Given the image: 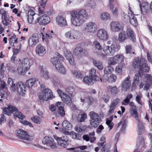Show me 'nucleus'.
Listing matches in <instances>:
<instances>
[{
    "mask_svg": "<svg viewBox=\"0 0 152 152\" xmlns=\"http://www.w3.org/2000/svg\"><path fill=\"white\" fill-rule=\"evenodd\" d=\"M117 79V77L116 75L114 74H111L107 76L106 74L104 75L102 78H100L101 81L102 79L105 82L107 81L108 82L113 83L115 82Z\"/></svg>",
    "mask_w": 152,
    "mask_h": 152,
    "instance_id": "obj_16",
    "label": "nucleus"
},
{
    "mask_svg": "<svg viewBox=\"0 0 152 152\" xmlns=\"http://www.w3.org/2000/svg\"><path fill=\"white\" fill-rule=\"evenodd\" d=\"M94 47L99 50L98 51H101L103 48L102 45L99 41L97 40H94L93 42Z\"/></svg>",
    "mask_w": 152,
    "mask_h": 152,
    "instance_id": "obj_40",
    "label": "nucleus"
},
{
    "mask_svg": "<svg viewBox=\"0 0 152 152\" xmlns=\"http://www.w3.org/2000/svg\"><path fill=\"white\" fill-rule=\"evenodd\" d=\"M130 77L128 76L122 82L121 84V90L122 91H126L129 89L131 87Z\"/></svg>",
    "mask_w": 152,
    "mask_h": 152,
    "instance_id": "obj_14",
    "label": "nucleus"
},
{
    "mask_svg": "<svg viewBox=\"0 0 152 152\" xmlns=\"http://www.w3.org/2000/svg\"><path fill=\"white\" fill-rule=\"evenodd\" d=\"M126 38V35L124 32L121 31L119 33L118 37V39L119 41L121 42H123Z\"/></svg>",
    "mask_w": 152,
    "mask_h": 152,
    "instance_id": "obj_54",
    "label": "nucleus"
},
{
    "mask_svg": "<svg viewBox=\"0 0 152 152\" xmlns=\"http://www.w3.org/2000/svg\"><path fill=\"white\" fill-rule=\"evenodd\" d=\"M45 48L41 44L38 45L36 48V51L37 54L42 56L45 53Z\"/></svg>",
    "mask_w": 152,
    "mask_h": 152,
    "instance_id": "obj_30",
    "label": "nucleus"
},
{
    "mask_svg": "<svg viewBox=\"0 0 152 152\" xmlns=\"http://www.w3.org/2000/svg\"><path fill=\"white\" fill-rule=\"evenodd\" d=\"M130 110L132 116L134 117L137 121L139 120H138V115L136 108L133 109V108L130 109Z\"/></svg>",
    "mask_w": 152,
    "mask_h": 152,
    "instance_id": "obj_49",
    "label": "nucleus"
},
{
    "mask_svg": "<svg viewBox=\"0 0 152 152\" xmlns=\"http://www.w3.org/2000/svg\"><path fill=\"white\" fill-rule=\"evenodd\" d=\"M89 115L91 119L90 121L91 125L92 127L96 128L101 121V117L99 114L94 111L90 112Z\"/></svg>",
    "mask_w": 152,
    "mask_h": 152,
    "instance_id": "obj_6",
    "label": "nucleus"
},
{
    "mask_svg": "<svg viewBox=\"0 0 152 152\" xmlns=\"http://www.w3.org/2000/svg\"><path fill=\"white\" fill-rule=\"evenodd\" d=\"M53 33V31L52 30L48 31L45 34V37L50 39H51L52 38V35Z\"/></svg>",
    "mask_w": 152,
    "mask_h": 152,
    "instance_id": "obj_58",
    "label": "nucleus"
},
{
    "mask_svg": "<svg viewBox=\"0 0 152 152\" xmlns=\"http://www.w3.org/2000/svg\"><path fill=\"white\" fill-rule=\"evenodd\" d=\"M33 64V60L29 58H25L20 61L17 70L20 75L24 74L30 69Z\"/></svg>",
    "mask_w": 152,
    "mask_h": 152,
    "instance_id": "obj_3",
    "label": "nucleus"
},
{
    "mask_svg": "<svg viewBox=\"0 0 152 152\" xmlns=\"http://www.w3.org/2000/svg\"><path fill=\"white\" fill-rule=\"evenodd\" d=\"M39 41L38 37L35 34H33L29 38L28 40V45L29 47L35 46Z\"/></svg>",
    "mask_w": 152,
    "mask_h": 152,
    "instance_id": "obj_18",
    "label": "nucleus"
},
{
    "mask_svg": "<svg viewBox=\"0 0 152 152\" xmlns=\"http://www.w3.org/2000/svg\"><path fill=\"white\" fill-rule=\"evenodd\" d=\"M83 29L86 32L94 34L97 30V26L95 23L90 22L85 24Z\"/></svg>",
    "mask_w": 152,
    "mask_h": 152,
    "instance_id": "obj_8",
    "label": "nucleus"
},
{
    "mask_svg": "<svg viewBox=\"0 0 152 152\" xmlns=\"http://www.w3.org/2000/svg\"><path fill=\"white\" fill-rule=\"evenodd\" d=\"M56 21L57 24L61 27H64L67 25L66 19L61 15H58L57 17Z\"/></svg>",
    "mask_w": 152,
    "mask_h": 152,
    "instance_id": "obj_20",
    "label": "nucleus"
},
{
    "mask_svg": "<svg viewBox=\"0 0 152 152\" xmlns=\"http://www.w3.org/2000/svg\"><path fill=\"white\" fill-rule=\"evenodd\" d=\"M110 26L111 30L113 31H117L121 30L123 28L120 23L115 22L112 23Z\"/></svg>",
    "mask_w": 152,
    "mask_h": 152,
    "instance_id": "obj_23",
    "label": "nucleus"
},
{
    "mask_svg": "<svg viewBox=\"0 0 152 152\" xmlns=\"http://www.w3.org/2000/svg\"><path fill=\"white\" fill-rule=\"evenodd\" d=\"M108 64L110 66V65H115L116 63L115 61L114 56L113 57L110 58L108 61Z\"/></svg>",
    "mask_w": 152,
    "mask_h": 152,
    "instance_id": "obj_59",
    "label": "nucleus"
},
{
    "mask_svg": "<svg viewBox=\"0 0 152 152\" xmlns=\"http://www.w3.org/2000/svg\"><path fill=\"white\" fill-rule=\"evenodd\" d=\"M57 91L62 100L66 104H70L71 99L69 95L64 93H62L61 91L59 89Z\"/></svg>",
    "mask_w": 152,
    "mask_h": 152,
    "instance_id": "obj_15",
    "label": "nucleus"
},
{
    "mask_svg": "<svg viewBox=\"0 0 152 152\" xmlns=\"http://www.w3.org/2000/svg\"><path fill=\"white\" fill-rule=\"evenodd\" d=\"M66 91L70 95L72 96L74 95L75 93V89L73 88L72 87H68L66 89Z\"/></svg>",
    "mask_w": 152,
    "mask_h": 152,
    "instance_id": "obj_55",
    "label": "nucleus"
},
{
    "mask_svg": "<svg viewBox=\"0 0 152 152\" xmlns=\"http://www.w3.org/2000/svg\"><path fill=\"white\" fill-rule=\"evenodd\" d=\"M72 73L73 77L77 79H81L83 76L81 73L77 71V70H72Z\"/></svg>",
    "mask_w": 152,
    "mask_h": 152,
    "instance_id": "obj_36",
    "label": "nucleus"
},
{
    "mask_svg": "<svg viewBox=\"0 0 152 152\" xmlns=\"http://www.w3.org/2000/svg\"><path fill=\"white\" fill-rule=\"evenodd\" d=\"M40 75L45 80L48 79L49 78L48 72L46 69L43 68L42 66H40Z\"/></svg>",
    "mask_w": 152,
    "mask_h": 152,
    "instance_id": "obj_29",
    "label": "nucleus"
},
{
    "mask_svg": "<svg viewBox=\"0 0 152 152\" xmlns=\"http://www.w3.org/2000/svg\"><path fill=\"white\" fill-rule=\"evenodd\" d=\"M137 145L141 147H143L145 145L144 139L141 136L139 137L137 139Z\"/></svg>",
    "mask_w": 152,
    "mask_h": 152,
    "instance_id": "obj_43",
    "label": "nucleus"
},
{
    "mask_svg": "<svg viewBox=\"0 0 152 152\" xmlns=\"http://www.w3.org/2000/svg\"><path fill=\"white\" fill-rule=\"evenodd\" d=\"M140 7L142 12L147 13L149 11L150 4L147 2H144L140 4Z\"/></svg>",
    "mask_w": 152,
    "mask_h": 152,
    "instance_id": "obj_25",
    "label": "nucleus"
},
{
    "mask_svg": "<svg viewBox=\"0 0 152 152\" xmlns=\"http://www.w3.org/2000/svg\"><path fill=\"white\" fill-rule=\"evenodd\" d=\"M114 59L116 63L118 62H122L124 60V56L121 54H117L114 56Z\"/></svg>",
    "mask_w": 152,
    "mask_h": 152,
    "instance_id": "obj_47",
    "label": "nucleus"
},
{
    "mask_svg": "<svg viewBox=\"0 0 152 152\" xmlns=\"http://www.w3.org/2000/svg\"><path fill=\"white\" fill-rule=\"evenodd\" d=\"M83 82L85 83L88 85H92L94 84V80L93 78L89 76L85 77L83 79Z\"/></svg>",
    "mask_w": 152,
    "mask_h": 152,
    "instance_id": "obj_35",
    "label": "nucleus"
},
{
    "mask_svg": "<svg viewBox=\"0 0 152 152\" xmlns=\"http://www.w3.org/2000/svg\"><path fill=\"white\" fill-rule=\"evenodd\" d=\"M75 13L78 14L80 17L85 18H87L88 17V15L86 10L84 9H82L77 11L76 10L72 11Z\"/></svg>",
    "mask_w": 152,
    "mask_h": 152,
    "instance_id": "obj_31",
    "label": "nucleus"
},
{
    "mask_svg": "<svg viewBox=\"0 0 152 152\" xmlns=\"http://www.w3.org/2000/svg\"><path fill=\"white\" fill-rule=\"evenodd\" d=\"M62 125L63 127L66 130H70L72 128L71 124L67 121H63Z\"/></svg>",
    "mask_w": 152,
    "mask_h": 152,
    "instance_id": "obj_39",
    "label": "nucleus"
},
{
    "mask_svg": "<svg viewBox=\"0 0 152 152\" xmlns=\"http://www.w3.org/2000/svg\"><path fill=\"white\" fill-rule=\"evenodd\" d=\"M65 37L67 38L72 40L77 39L80 36V33L77 30H71L65 34Z\"/></svg>",
    "mask_w": 152,
    "mask_h": 152,
    "instance_id": "obj_10",
    "label": "nucleus"
},
{
    "mask_svg": "<svg viewBox=\"0 0 152 152\" xmlns=\"http://www.w3.org/2000/svg\"><path fill=\"white\" fill-rule=\"evenodd\" d=\"M133 65L135 68H138L139 69L138 73L135 74L134 76L133 86L136 84H138L139 81V77L143 75L144 72H148L149 68L146 63V61L143 58L135 60L133 63Z\"/></svg>",
    "mask_w": 152,
    "mask_h": 152,
    "instance_id": "obj_1",
    "label": "nucleus"
},
{
    "mask_svg": "<svg viewBox=\"0 0 152 152\" xmlns=\"http://www.w3.org/2000/svg\"><path fill=\"white\" fill-rule=\"evenodd\" d=\"M54 142L53 139L51 137L45 136L42 140V142L44 144L50 145L53 144Z\"/></svg>",
    "mask_w": 152,
    "mask_h": 152,
    "instance_id": "obj_33",
    "label": "nucleus"
},
{
    "mask_svg": "<svg viewBox=\"0 0 152 152\" xmlns=\"http://www.w3.org/2000/svg\"><path fill=\"white\" fill-rule=\"evenodd\" d=\"M31 119L35 123L40 124V118L38 116H34V117L31 118Z\"/></svg>",
    "mask_w": 152,
    "mask_h": 152,
    "instance_id": "obj_56",
    "label": "nucleus"
},
{
    "mask_svg": "<svg viewBox=\"0 0 152 152\" xmlns=\"http://www.w3.org/2000/svg\"><path fill=\"white\" fill-rule=\"evenodd\" d=\"M64 58L59 53H58L57 57H54L51 59V61L53 64L55 66L57 70L60 73L65 74L66 71L65 68L60 61H63Z\"/></svg>",
    "mask_w": 152,
    "mask_h": 152,
    "instance_id": "obj_4",
    "label": "nucleus"
},
{
    "mask_svg": "<svg viewBox=\"0 0 152 152\" xmlns=\"http://www.w3.org/2000/svg\"><path fill=\"white\" fill-rule=\"evenodd\" d=\"M64 54L66 58L68 60L70 64L72 65H75L74 59L71 53L69 51L66 50Z\"/></svg>",
    "mask_w": 152,
    "mask_h": 152,
    "instance_id": "obj_26",
    "label": "nucleus"
},
{
    "mask_svg": "<svg viewBox=\"0 0 152 152\" xmlns=\"http://www.w3.org/2000/svg\"><path fill=\"white\" fill-rule=\"evenodd\" d=\"M16 135L18 138L26 140L24 142L27 144H30L33 140L32 136L27 135L26 132L22 129L17 131Z\"/></svg>",
    "mask_w": 152,
    "mask_h": 152,
    "instance_id": "obj_7",
    "label": "nucleus"
},
{
    "mask_svg": "<svg viewBox=\"0 0 152 152\" xmlns=\"http://www.w3.org/2000/svg\"><path fill=\"white\" fill-rule=\"evenodd\" d=\"M86 128L85 126H77L75 127V131L77 132L81 133L84 132Z\"/></svg>",
    "mask_w": 152,
    "mask_h": 152,
    "instance_id": "obj_53",
    "label": "nucleus"
},
{
    "mask_svg": "<svg viewBox=\"0 0 152 152\" xmlns=\"http://www.w3.org/2000/svg\"><path fill=\"white\" fill-rule=\"evenodd\" d=\"M97 36L99 39L103 41H106L108 37L107 31L104 29L99 30L97 32Z\"/></svg>",
    "mask_w": 152,
    "mask_h": 152,
    "instance_id": "obj_13",
    "label": "nucleus"
},
{
    "mask_svg": "<svg viewBox=\"0 0 152 152\" xmlns=\"http://www.w3.org/2000/svg\"><path fill=\"white\" fill-rule=\"evenodd\" d=\"M86 6L91 8H94L96 5L95 1L93 0H89L87 1L86 4Z\"/></svg>",
    "mask_w": 152,
    "mask_h": 152,
    "instance_id": "obj_41",
    "label": "nucleus"
},
{
    "mask_svg": "<svg viewBox=\"0 0 152 152\" xmlns=\"http://www.w3.org/2000/svg\"><path fill=\"white\" fill-rule=\"evenodd\" d=\"M120 99L118 98L113 100L111 102L110 106V107H111L113 108L114 110H115L116 108V107L118 104L119 102Z\"/></svg>",
    "mask_w": 152,
    "mask_h": 152,
    "instance_id": "obj_45",
    "label": "nucleus"
},
{
    "mask_svg": "<svg viewBox=\"0 0 152 152\" xmlns=\"http://www.w3.org/2000/svg\"><path fill=\"white\" fill-rule=\"evenodd\" d=\"M3 19H4V20H2V21L3 24L5 26H7L9 24L8 21L9 20L8 18L7 17V15L4 17Z\"/></svg>",
    "mask_w": 152,
    "mask_h": 152,
    "instance_id": "obj_62",
    "label": "nucleus"
},
{
    "mask_svg": "<svg viewBox=\"0 0 152 152\" xmlns=\"http://www.w3.org/2000/svg\"><path fill=\"white\" fill-rule=\"evenodd\" d=\"M120 48V46L119 45L112 44L110 46L107 45L104 47L103 51L104 53L99 51H97L96 53L101 57L104 58L107 56H113L115 52L118 51Z\"/></svg>",
    "mask_w": 152,
    "mask_h": 152,
    "instance_id": "obj_2",
    "label": "nucleus"
},
{
    "mask_svg": "<svg viewBox=\"0 0 152 152\" xmlns=\"http://www.w3.org/2000/svg\"><path fill=\"white\" fill-rule=\"evenodd\" d=\"M129 17L130 19V22L133 26H136L137 23V18L134 16V14L131 12V13H129Z\"/></svg>",
    "mask_w": 152,
    "mask_h": 152,
    "instance_id": "obj_32",
    "label": "nucleus"
},
{
    "mask_svg": "<svg viewBox=\"0 0 152 152\" xmlns=\"http://www.w3.org/2000/svg\"><path fill=\"white\" fill-rule=\"evenodd\" d=\"M18 110V109L12 105H10L8 108H4L3 111L4 114L9 115L11 113H14L15 111Z\"/></svg>",
    "mask_w": 152,
    "mask_h": 152,
    "instance_id": "obj_22",
    "label": "nucleus"
},
{
    "mask_svg": "<svg viewBox=\"0 0 152 152\" xmlns=\"http://www.w3.org/2000/svg\"><path fill=\"white\" fill-rule=\"evenodd\" d=\"M138 123L137 124V132L139 135H140L144 131V127L143 126V123L138 120Z\"/></svg>",
    "mask_w": 152,
    "mask_h": 152,
    "instance_id": "obj_34",
    "label": "nucleus"
},
{
    "mask_svg": "<svg viewBox=\"0 0 152 152\" xmlns=\"http://www.w3.org/2000/svg\"><path fill=\"white\" fill-rule=\"evenodd\" d=\"M36 79L35 78L30 79L26 82V85L27 87L31 88L32 87Z\"/></svg>",
    "mask_w": 152,
    "mask_h": 152,
    "instance_id": "obj_44",
    "label": "nucleus"
},
{
    "mask_svg": "<svg viewBox=\"0 0 152 152\" xmlns=\"http://www.w3.org/2000/svg\"><path fill=\"white\" fill-rule=\"evenodd\" d=\"M58 144L64 148L66 147L69 145L68 141L69 139L66 136H63L61 137H55Z\"/></svg>",
    "mask_w": 152,
    "mask_h": 152,
    "instance_id": "obj_12",
    "label": "nucleus"
},
{
    "mask_svg": "<svg viewBox=\"0 0 152 152\" xmlns=\"http://www.w3.org/2000/svg\"><path fill=\"white\" fill-rule=\"evenodd\" d=\"M58 112L60 115L62 117L65 115L64 109L63 107H60L58 108Z\"/></svg>",
    "mask_w": 152,
    "mask_h": 152,
    "instance_id": "obj_63",
    "label": "nucleus"
},
{
    "mask_svg": "<svg viewBox=\"0 0 152 152\" xmlns=\"http://www.w3.org/2000/svg\"><path fill=\"white\" fill-rule=\"evenodd\" d=\"M47 1V0H40L38 3L39 7L42 9H44Z\"/></svg>",
    "mask_w": 152,
    "mask_h": 152,
    "instance_id": "obj_57",
    "label": "nucleus"
},
{
    "mask_svg": "<svg viewBox=\"0 0 152 152\" xmlns=\"http://www.w3.org/2000/svg\"><path fill=\"white\" fill-rule=\"evenodd\" d=\"M86 118L87 115L85 113L79 114L77 117L78 122H83Z\"/></svg>",
    "mask_w": 152,
    "mask_h": 152,
    "instance_id": "obj_42",
    "label": "nucleus"
},
{
    "mask_svg": "<svg viewBox=\"0 0 152 152\" xmlns=\"http://www.w3.org/2000/svg\"><path fill=\"white\" fill-rule=\"evenodd\" d=\"M28 22L31 24L35 19H37V17L39 16L38 14H36L34 11L32 10H29L28 12Z\"/></svg>",
    "mask_w": 152,
    "mask_h": 152,
    "instance_id": "obj_17",
    "label": "nucleus"
},
{
    "mask_svg": "<svg viewBox=\"0 0 152 152\" xmlns=\"http://www.w3.org/2000/svg\"><path fill=\"white\" fill-rule=\"evenodd\" d=\"M96 69H91L89 71V76L93 78L95 75Z\"/></svg>",
    "mask_w": 152,
    "mask_h": 152,
    "instance_id": "obj_64",
    "label": "nucleus"
},
{
    "mask_svg": "<svg viewBox=\"0 0 152 152\" xmlns=\"http://www.w3.org/2000/svg\"><path fill=\"white\" fill-rule=\"evenodd\" d=\"M93 63L99 69L101 70L103 69L104 66L102 61L98 60H94Z\"/></svg>",
    "mask_w": 152,
    "mask_h": 152,
    "instance_id": "obj_38",
    "label": "nucleus"
},
{
    "mask_svg": "<svg viewBox=\"0 0 152 152\" xmlns=\"http://www.w3.org/2000/svg\"><path fill=\"white\" fill-rule=\"evenodd\" d=\"M86 50L83 49L81 47H76L74 50L73 53L74 55L80 57L84 55L86 52Z\"/></svg>",
    "mask_w": 152,
    "mask_h": 152,
    "instance_id": "obj_21",
    "label": "nucleus"
},
{
    "mask_svg": "<svg viewBox=\"0 0 152 152\" xmlns=\"http://www.w3.org/2000/svg\"><path fill=\"white\" fill-rule=\"evenodd\" d=\"M115 1L116 0H110L109 4L110 9L111 12L113 16L117 17L118 13V8L117 7H115V9L113 5L112 4V3Z\"/></svg>",
    "mask_w": 152,
    "mask_h": 152,
    "instance_id": "obj_27",
    "label": "nucleus"
},
{
    "mask_svg": "<svg viewBox=\"0 0 152 152\" xmlns=\"http://www.w3.org/2000/svg\"><path fill=\"white\" fill-rule=\"evenodd\" d=\"M16 90L18 93L21 94L26 92V87L22 82H19L16 85Z\"/></svg>",
    "mask_w": 152,
    "mask_h": 152,
    "instance_id": "obj_24",
    "label": "nucleus"
},
{
    "mask_svg": "<svg viewBox=\"0 0 152 152\" xmlns=\"http://www.w3.org/2000/svg\"><path fill=\"white\" fill-rule=\"evenodd\" d=\"M72 137L73 138L76 139L77 140H80L81 138V135L75 132L72 133Z\"/></svg>",
    "mask_w": 152,
    "mask_h": 152,
    "instance_id": "obj_61",
    "label": "nucleus"
},
{
    "mask_svg": "<svg viewBox=\"0 0 152 152\" xmlns=\"http://www.w3.org/2000/svg\"><path fill=\"white\" fill-rule=\"evenodd\" d=\"M126 34L127 36L131 41L133 42H135L136 41L135 35L132 30L130 28H127L126 31Z\"/></svg>",
    "mask_w": 152,
    "mask_h": 152,
    "instance_id": "obj_28",
    "label": "nucleus"
},
{
    "mask_svg": "<svg viewBox=\"0 0 152 152\" xmlns=\"http://www.w3.org/2000/svg\"><path fill=\"white\" fill-rule=\"evenodd\" d=\"M80 100L83 103L85 102H87L88 104H91L93 101L92 97L90 96H86V94L83 93L80 94Z\"/></svg>",
    "mask_w": 152,
    "mask_h": 152,
    "instance_id": "obj_19",
    "label": "nucleus"
},
{
    "mask_svg": "<svg viewBox=\"0 0 152 152\" xmlns=\"http://www.w3.org/2000/svg\"><path fill=\"white\" fill-rule=\"evenodd\" d=\"M18 110L16 111H15V112L14 113V117H18V118H20L21 119L25 118V116L23 115L21 112L18 111Z\"/></svg>",
    "mask_w": 152,
    "mask_h": 152,
    "instance_id": "obj_50",
    "label": "nucleus"
},
{
    "mask_svg": "<svg viewBox=\"0 0 152 152\" xmlns=\"http://www.w3.org/2000/svg\"><path fill=\"white\" fill-rule=\"evenodd\" d=\"M18 38H16V35L14 34L10 39L9 43L12 46H14V43L17 42Z\"/></svg>",
    "mask_w": 152,
    "mask_h": 152,
    "instance_id": "obj_48",
    "label": "nucleus"
},
{
    "mask_svg": "<svg viewBox=\"0 0 152 152\" xmlns=\"http://www.w3.org/2000/svg\"><path fill=\"white\" fill-rule=\"evenodd\" d=\"M39 17L37 18L35 21L36 23H38L40 25H45L50 22V18L46 14H44L41 16L38 15Z\"/></svg>",
    "mask_w": 152,
    "mask_h": 152,
    "instance_id": "obj_11",
    "label": "nucleus"
},
{
    "mask_svg": "<svg viewBox=\"0 0 152 152\" xmlns=\"http://www.w3.org/2000/svg\"><path fill=\"white\" fill-rule=\"evenodd\" d=\"M70 14L71 16V23L74 26L80 27L82 26L85 23V20L83 18L80 17L78 14H75L72 11H70Z\"/></svg>",
    "mask_w": 152,
    "mask_h": 152,
    "instance_id": "obj_5",
    "label": "nucleus"
},
{
    "mask_svg": "<svg viewBox=\"0 0 152 152\" xmlns=\"http://www.w3.org/2000/svg\"><path fill=\"white\" fill-rule=\"evenodd\" d=\"M53 96L52 92L49 89H45L39 96V99L43 101H48L52 98Z\"/></svg>",
    "mask_w": 152,
    "mask_h": 152,
    "instance_id": "obj_9",
    "label": "nucleus"
},
{
    "mask_svg": "<svg viewBox=\"0 0 152 152\" xmlns=\"http://www.w3.org/2000/svg\"><path fill=\"white\" fill-rule=\"evenodd\" d=\"M110 89V91L112 94L116 95L117 94L118 92V90L117 87L116 86L112 87L110 86L109 87Z\"/></svg>",
    "mask_w": 152,
    "mask_h": 152,
    "instance_id": "obj_52",
    "label": "nucleus"
},
{
    "mask_svg": "<svg viewBox=\"0 0 152 152\" xmlns=\"http://www.w3.org/2000/svg\"><path fill=\"white\" fill-rule=\"evenodd\" d=\"M110 15L107 13H103L101 15V18L103 20H106L110 19Z\"/></svg>",
    "mask_w": 152,
    "mask_h": 152,
    "instance_id": "obj_51",
    "label": "nucleus"
},
{
    "mask_svg": "<svg viewBox=\"0 0 152 152\" xmlns=\"http://www.w3.org/2000/svg\"><path fill=\"white\" fill-rule=\"evenodd\" d=\"M114 71L113 67L110 66H108L105 67L104 70V75L106 74L107 76L111 74V73Z\"/></svg>",
    "mask_w": 152,
    "mask_h": 152,
    "instance_id": "obj_37",
    "label": "nucleus"
},
{
    "mask_svg": "<svg viewBox=\"0 0 152 152\" xmlns=\"http://www.w3.org/2000/svg\"><path fill=\"white\" fill-rule=\"evenodd\" d=\"M124 64H120L116 66L115 72L116 73L119 75L121 74L122 68L124 66Z\"/></svg>",
    "mask_w": 152,
    "mask_h": 152,
    "instance_id": "obj_46",
    "label": "nucleus"
},
{
    "mask_svg": "<svg viewBox=\"0 0 152 152\" xmlns=\"http://www.w3.org/2000/svg\"><path fill=\"white\" fill-rule=\"evenodd\" d=\"M20 122L23 124L29 125L31 127H33L32 124L29 122L26 121L23 119H21L20 120Z\"/></svg>",
    "mask_w": 152,
    "mask_h": 152,
    "instance_id": "obj_60",
    "label": "nucleus"
}]
</instances>
